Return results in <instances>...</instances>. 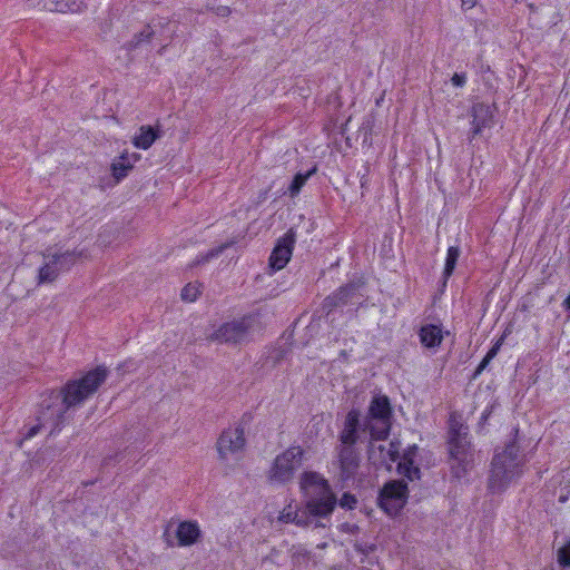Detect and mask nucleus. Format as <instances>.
<instances>
[{
    "instance_id": "nucleus-1",
    "label": "nucleus",
    "mask_w": 570,
    "mask_h": 570,
    "mask_svg": "<svg viewBox=\"0 0 570 570\" xmlns=\"http://www.w3.org/2000/svg\"><path fill=\"white\" fill-rule=\"evenodd\" d=\"M108 376L109 370L97 365L79 377L68 380L60 389L46 391L41 394L40 419L52 422L53 431H61L70 419V412L92 397Z\"/></svg>"
},
{
    "instance_id": "nucleus-2",
    "label": "nucleus",
    "mask_w": 570,
    "mask_h": 570,
    "mask_svg": "<svg viewBox=\"0 0 570 570\" xmlns=\"http://www.w3.org/2000/svg\"><path fill=\"white\" fill-rule=\"evenodd\" d=\"M519 432L518 426L513 428L504 449L492 458L487 483V490L491 494L505 492L511 482L522 473L523 461L520 456Z\"/></svg>"
},
{
    "instance_id": "nucleus-3",
    "label": "nucleus",
    "mask_w": 570,
    "mask_h": 570,
    "mask_svg": "<svg viewBox=\"0 0 570 570\" xmlns=\"http://www.w3.org/2000/svg\"><path fill=\"white\" fill-rule=\"evenodd\" d=\"M299 487L308 513L318 520H330L337 507V495L328 480L316 471H306L301 475Z\"/></svg>"
},
{
    "instance_id": "nucleus-4",
    "label": "nucleus",
    "mask_w": 570,
    "mask_h": 570,
    "mask_svg": "<svg viewBox=\"0 0 570 570\" xmlns=\"http://www.w3.org/2000/svg\"><path fill=\"white\" fill-rule=\"evenodd\" d=\"M393 409L385 394H375L365 415V428L368 429L371 440L384 441L389 438L392 428Z\"/></svg>"
},
{
    "instance_id": "nucleus-5",
    "label": "nucleus",
    "mask_w": 570,
    "mask_h": 570,
    "mask_svg": "<svg viewBox=\"0 0 570 570\" xmlns=\"http://www.w3.org/2000/svg\"><path fill=\"white\" fill-rule=\"evenodd\" d=\"M448 453L451 476L463 479L474 465V450L469 435L448 438Z\"/></svg>"
},
{
    "instance_id": "nucleus-6",
    "label": "nucleus",
    "mask_w": 570,
    "mask_h": 570,
    "mask_svg": "<svg viewBox=\"0 0 570 570\" xmlns=\"http://www.w3.org/2000/svg\"><path fill=\"white\" fill-rule=\"evenodd\" d=\"M255 321L254 315L246 314L239 318L225 322L210 334L209 338L219 344L240 345L248 341Z\"/></svg>"
},
{
    "instance_id": "nucleus-7",
    "label": "nucleus",
    "mask_w": 570,
    "mask_h": 570,
    "mask_svg": "<svg viewBox=\"0 0 570 570\" xmlns=\"http://www.w3.org/2000/svg\"><path fill=\"white\" fill-rule=\"evenodd\" d=\"M409 487L405 480L396 479L384 483L377 495V505L390 517L397 515L405 507Z\"/></svg>"
},
{
    "instance_id": "nucleus-8",
    "label": "nucleus",
    "mask_w": 570,
    "mask_h": 570,
    "mask_svg": "<svg viewBox=\"0 0 570 570\" xmlns=\"http://www.w3.org/2000/svg\"><path fill=\"white\" fill-rule=\"evenodd\" d=\"M303 455L301 446H289L275 458L268 471V479L278 483L291 481L302 463Z\"/></svg>"
},
{
    "instance_id": "nucleus-9",
    "label": "nucleus",
    "mask_w": 570,
    "mask_h": 570,
    "mask_svg": "<svg viewBox=\"0 0 570 570\" xmlns=\"http://www.w3.org/2000/svg\"><path fill=\"white\" fill-rule=\"evenodd\" d=\"M364 286L365 282L363 278H356L340 286L323 299L321 304L322 312L325 316H330L336 308L354 303L356 298L363 296L360 291Z\"/></svg>"
},
{
    "instance_id": "nucleus-10",
    "label": "nucleus",
    "mask_w": 570,
    "mask_h": 570,
    "mask_svg": "<svg viewBox=\"0 0 570 570\" xmlns=\"http://www.w3.org/2000/svg\"><path fill=\"white\" fill-rule=\"evenodd\" d=\"M338 459V480L342 487L354 482L361 466V452L356 445L340 444L335 448Z\"/></svg>"
},
{
    "instance_id": "nucleus-11",
    "label": "nucleus",
    "mask_w": 570,
    "mask_h": 570,
    "mask_svg": "<svg viewBox=\"0 0 570 570\" xmlns=\"http://www.w3.org/2000/svg\"><path fill=\"white\" fill-rule=\"evenodd\" d=\"M296 239V228L291 227L283 236L276 240L268 258V266L272 271H281L288 264L293 255Z\"/></svg>"
},
{
    "instance_id": "nucleus-12",
    "label": "nucleus",
    "mask_w": 570,
    "mask_h": 570,
    "mask_svg": "<svg viewBox=\"0 0 570 570\" xmlns=\"http://www.w3.org/2000/svg\"><path fill=\"white\" fill-rule=\"evenodd\" d=\"M361 432H368L365 428V417L362 420L361 411L353 407L346 413L343 429L338 433L340 444L357 445Z\"/></svg>"
},
{
    "instance_id": "nucleus-13",
    "label": "nucleus",
    "mask_w": 570,
    "mask_h": 570,
    "mask_svg": "<svg viewBox=\"0 0 570 570\" xmlns=\"http://www.w3.org/2000/svg\"><path fill=\"white\" fill-rule=\"evenodd\" d=\"M245 446V430L242 425L235 429H227L222 432L217 440V451L219 459L225 461L229 454L242 451Z\"/></svg>"
},
{
    "instance_id": "nucleus-14",
    "label": "nucleus",
    "mask_w": 570,
    "mask_h": 570,
    "mask_svg": "<svg viewBox=\"0 0 570 570\" xmlns=\"http://www.w3.org/2000/svg\"><path fill=\"white\" fill-rule=\"evenodd\" d=\"M498 111L495 104L475 102L471 107V130L469 140L471 141L482 132L484 128H490L494 124V114Z\"/></svg>"
},
{
    "instance_id": "nucleus-15",
    "label": "nucleus",
    "mask_w": 570,
    "mask_h": 570,
    "mask_svg": "<svg viewBox=\"0 0 570 570\" xmlns=\"http://www.w3.org/2000/svg\"><path fill=\"white\" fill-rule=\"evenodd\" d=\"M170 24V19L159 18L153 19L150 23L146 24L140 32H137L128 40L124 48L127 51H134L141 47L144 43H149L153 38L157 35V28H165Z\"/></svg>"
},
{
    "instance_id": "nucleus-16",
    "label": "nucleus",
    "mask_w": 570,
    "mask_h": 570,
    "mask_svg": "<svg viewBox=\"0 0 570 570\" xmlns=\"http://www.w3.org/2000/svg\"><path fill=\"white\" fill-rule=\"evenodd\" d=\"M177 546L190 547L199 542L203 538V532L197 521L185 520L178 523L176 529Z\"/></svg>"
},
{
    "instance_id": "nucleus-17",
    "label": "nucleus",
    "mask_w": 570,
    "mask_h": 570,
    "mask_svg": "<svg viewBox=\"0 0 570 570\" xmlns=\"http://www.w3.org/2000/svg\"><path fill=\"white\" fill-rule=\"evenodd\" d=\"M417 335L422 346L429 350L439 347L444 338L442 326L436 324L422 325Z\"/></svg>"
},
{
    "instance_id": "nucleus-18",
    "label": "nucleus",
    "mask_w": 570,
    "mask_h": 570,
    "mask_svg": "<svg viewBox=\"0 0 570 570\" xmlns=\"http://www.w3.org/2000/svg\"><path fill=\"white\" fill-rule=\"evenodd\" d=\"M131 157L132 161L129 160L128 154L124 153L111 163L110 170L116 183H119L126 178L129 171L134 168V163L140 159V155L136 153H134Z\"/></svg>"
},
{
    "instance_id": "nucleus-19",
    "label": "nucleus",
    "mask_w": 570,
    "mask_h": 570,
    "mask_svg": "<svg viewBox=\"0 0 570 570\" xmlns=\"http://www.w3.org/2000/svg\"><path fill=\"white\" fill-rule=\"evenodd\" d=\"M160 137L161 130L159 127L155 128L150 125H144L139 128V134L134 137L132 144L135 147L146 150Z\"/></svg>"
},
{
    "instance_id": "nucleus-20",
    "label": "nucleus",
    "mask_w": 570,
    "mask_h": 570,
    "mask_svg": "<svg viewBox=\"0 0 570 570\" xmlns=\"http://www.w3.org/2000/svg\"><path fill=\"white\" fill-rule=\"evenodd\" d=\"M82 252L77 250H67L62 254H52L51 263H56L59 272L69 271L77 262L79 257H81Z\"/></svg>"
},
{
    "instance_id": "nucleus-21",
    "label": "nucleus",
    "mask_w": 570,
    "mask_h": 570,
    "mask_svg": "<svg viewBox=\"0 0 570 570\" xmlns=\"http://www.w3.org/2000/svg\"><path fill=\"white\" fill-rule=\"evenodd\" d=\"M43 257L48 261L38 271V284L52 283L60 273L56 263H51L50 254H43Z\"/></svg>"
},
{
    "instance_id": "nucleus-22",
    "label": "nucleus",
    "mask_w": 570,
    "mask_h": 570,
    "mask_svg": "<svg viewBox=\"0 0 570 570\" xmlns=\"http://www.w3.org/2000/svg\"><path fill=\"white\" fill-rule=\"evenodd\" d=\"M237 243L235 238L227 240L220 244L217 247L209 249L206 254L199 255L195 258V261L190 264L191 267L208 263L210 259L218 257L222 255L227 248H230Z\"/></svg>"
},
{
    "instance_id": "nucleus-23",
    "label": "nucleus",
    "mask_w": 570,
    "mask_h": 570,
    "mask_svg": "<svg viewBox=\"0 0 570 570\" xmlns=\"http://www.w3.org/2000/svg\"><path fill=\"white\" fill-rule=\"evenodd\" d=\"M316 171V168H312L311 170L306 171V173H297L295 174V176L293 177L288 188H287V194L289 195L291 198H295L296 196H298V194L301 193L303 186L306 184V181L308 180V178ZM286 194V191L284 193Z\"/></svg>"
},
{
    "instance_id": "nucleus-24",
    "label": "nucleus",
    "mask_w": 570,
    "mask_h": 570,
    "mask_svg": "<svg viewBox=\"0 0 570 570\" xmlns=\"http://www.w3.org/2000/svg\"><path fill=\"white\" fill-rule=\"evenodd\" d=\"M460 255H461V249L459 246H450L448 248L444 269L442 273L443 278L449 279L453 275Z\"/></svg>"
},
{
    "instance_id": "nucleus-25",
    "label": "nucleus",
    "mask_w": 570,
    "mask_h": 570,
    "mask_svg": "<svg viewBox=\"0 0 570 570\" xmlns=\"http://www.w3.org/2000/svg\"><path fill=\"white\" fill-rule=\"evenodd\" d=\"M396 471L409 481L419 480L421 478V470L414 464V462L399 461Z\"/></svg>"
},
{
    "instance_id": "nucleus-26",
    "label": "nucleus",
    "mask_w": 570,
    "mask_h": 570,
    "mask_svg": "<svg viewBox=\"0 0 570 570\" xmlns=\"http://www.w3.org/2000/svg\"><path fill=\"white\" fill-rule=\"evenodd\" d=\"M41 416V402L39 403V410H38V414H37V421L38 423L36 425H31V426H27L24 425V439H32L33 436H36L39 431L41 430L42 426L45 425H50L51 426V430H50V434H55V433H58L59 431H53V423L52 422H45L40 419Z\"/></svg>"
},
{
    "instance_id": "nucleus-27",
    "label": "nucleus",
    "mask_w": 570,
    "mask_h": 570,
    "mask_svg": "<svg viewBox=\"0 0 570 570\" xmlns=\"http://www.w3.org/2000/svg\"><path fill=\"white\" fill-rule=\"evenodd\" d=\"M463 435H469V426L451 415L449 420V438H460Z\"/></svg>"
},
{
    "instance_id": "nucleus-28",
    "label": "nucleus",
    "mask_w": 570,
    "mask_h": 570,
    "mask_svg": "<svg viewBox=\"0 0 570 570\" xmlns=\"http://www.w3.org/2000/svg\"><path fill=\"white\" fill-rule=\"evenodd\" d=\"M313 518L314 517L309 514L307 509L304 507V510L295 511L293 513V519H291V522L296 524L297 527L306 528L312 525Z\"/></svg>"
},
{
    "instance_id": "nucleus-29",
    "label": "nucleus",
    "mask_w": 570,
    "mask_h": 570,
    "mask_svg": "<svg viewBox=\"0 0 570 570\" xmlns=\"http://www.w3.org/2000/svg\"><path fill=\"white\" fill-rule=\"evenodd\" d=\"M292 562L294 566L307 563L311 559V552L302 546H293Z\"/></svg>"
},
{
    "instance_id": "nucleus-30",
    "label": "nucleus",
    "mask_w": 570,
    "mask_h": 570,
    "mask_svg": "<svg viewBox=\"0 0 570 570\" xmlns=\"http://www.w3.org/2000/svg\"><path fill=\"white\" fill-rule=\"evenodd\" d=\"M357 503L356 495L351 492H344L340 499L337 498V505L346 511L355 510Z\"/></svg>"
},
{
    "instance_id": "nucleus-31",
    "label": "nucleus",
    "mask_w": 570,
    "mask_h": 570,
    "mask_svg": "<svg viewBox=\"0 0 570 570\" xmlns=\"http://www.w3.org/2000/svg\"><path fill=\"white\" fill-rule=\"evenodd\" d=\"M557 561L563 569L570 567V539L558 549Z\"/></svg>"
},
{
    "instance_id": "nucleus-32",
    "label": "nucleus",
    "mask_w": 570,
    "mask_h": 570,
    "mask_svg": "<svg viewBox=\"0 0 570 570\" xmlns=\"http://www.w3.org/2000/svg\"><path fill=\"white\" fill-rule=\"evenodd\" d=\"M199 295V289L195 284L188 283L181 289V299L186 302H195Z\"/></svg>"
},
{
    "instance_id": "nucleus-33",
    "label": "nucleus",
    "mask_w": 570,
    "mask_h": 570,
    "mask_svg": "<svg viewBox=\"0 0 570 570\" xmlns=\"http://www.w3.org/2000/svg\"><path fill=\"white\" fill-rule=\"evenodd\" d=\"M401 442L393 440L390 442V448L386 451V456L390 462H399L401 459L400 454Z\"/></svg>"
},
{
    "instance_id": "nucleus-34",
    "label": "nucleus",
    "mask_w": 570,
    "mask_h": 570,
    "mask_svg": "<svg viewBox=\"0 0 570 570\" xmlns=\"http://www.w3.org/2000/svg\"><path fill=\"white\" fill-rule=\"evenodd\" d=\"M353 548L356 552H358L363 556H368V554L373 553L374 551H376L377 547L375 543L355 541L353 544Z\"/></svg>"
},
{
    "instance_id": "nucleus-35",
    "label": "nucleus",
    "mask_w": 570,
    "mask_h": 570,
    "mask_svg": "<svg viewBox=\"0 0 570 570\" xmlns=\"http://www.w3.org/2000/svg\"><path fill=\"white\" fill-rule=\"evenodd\" d=\"M208 11L214 12L218 17H228L232 13V9L228 6L216 4L215 1L213 3H208L206 6Z\"/></svg>"
},
{
    "instance_id": "nucleus-36",
    "label": "nucleus",
    "mask_w": 570,
    "mask_h": 570,
    "mask_svg": "<svg viewBox=\"0 0 570 570\" xmlns=\"http://www.w3.org/2000/svg\"><path fill=\"white\" fill-rule=\"evenodd\" d=\"M417 452H419V448L416 444L410 445L404 450L403 454L401 455L400 461L414 462L415 456L417 455Z\"/></svg>"
},
{
    "instance_id": "nucleus-37",
    "label": "nucleus",
    "mask_w": 570,
    "mask_h": 570,
    "mask_svg": "<svg viewBox=\"0 0 570 570\" xmlns=\"http://www.w3.org/2000/svg\"><path fill=\"white\" fill-rule=\"evenodd\" d=\"M376 451L380 452V458H381V463H385L386 460H387V456H386V449L384 445H379L376 449H371L370 452H368V460L372 461L373 464H376V460H375V454H376Z\"/></svg>"
},
{
    "instance_id": "nucleus-38",
    "label": "nucleus",
    "mask_w": 570,
    "mask_h": 570,
    "mask_svg": "<svg viewBox=\"0 0 570 570\" xmlns=\"http://www.w3.org/2000/svg\"><path fill=\"white\" fill-rule=\"evenodd\" d=\"M468 77L465 72H455L451 78V83L455 88H463L466 85Z\"/></svg>"
},
{
    "instance_id": "nucleus-39",
    "label": "nucleus",
    "mask_w": 570,
    "mask_h": 570,
    "mask_svg": "<svg viewBox=\"0 0 570 570\" xmlns=\"http://www.w3.org/2000/svg\"><path fill=\"white\" fill-rule=\"evenodd\" d=\"M174 22L170 20V24L165 28H157V33H159V37L161 40H171L174 38V35L176 32L175 28H171V24Z\"/></svg>"
},
{
    "instance_id": "nucleus-40",
    "label": "nucleus",
    "mask_w": 570,
    "mask_h": 570,
    "mask_svg": "<svg viewBox=\"0 0 570 570\" xmlns=\"http://www.w3.org/2000/svg\"><path fill=\"white\" fill-rule=\"evenodd\" d=\"M360 530V527L355 523L343 522L338 525V531L342 533L357 534Z\"/></svg>"
},
{
    "instance_id": "nucleus-41",
    "label": "nucleus",
    "mask_w": 570,
    "mask_h": 570,
    "mask_svg": "<svg viewBox=\"0 0 570 570\" xmlns=\"http://www.w3.org/2000/svg\"><path fill=\"white\" fill-rule=\"evenodd\" d=\"M124 459L122 452H117L115 454L108 455L102 460L101 466L107 468L109 465H114L120 462Z\"/></svg>"
},
{
    "instance_id": "nucleus-42",
    "label": "nucleus",
    "mask_w": 570,
    "mask_h": 570,
    "mask_svg": "<svg viewBox=\"0 0 570 570\" xmlns=\"http://www.w3.org/2000/svg\"><path fill=\"white\" fill-rule=\"evenodd\" d=\"M278 556H279V550H277L276 548H272L271 552L266 557L263 558L262 562L263 563L271 562L276 566H282V563H279L277 560Z\"/></svg>"
},
{
    "instance_id": "nucleus-43",
    "label": "nucleus",
    "mask_w": 570,
    "mask_h": 570,
    "mask_svg": "<svg viewBox=\"0 0 570 570\" xmlns=\"http://www.w3.org/2000/svg\"><path fill=\"white\" fill-rule=\"evenodd\" d=\"M493 409H494V405L492 404V405L487 406V409L483 411V413L480 417L479 424H478L480 429H483V426L487 424L489 417L492 414Z\"/></svg>"
},
{
    "instance_id": "nucleus-44",
    "label": "nucleus",
    "mask_w": 570,
    "mask_h": 570,
    "mask_svg": "<svg viewBox=\"0 0 570 570\" xmlns=\"http://www.w3.org/2000/svg\"><path fill=\"white\" fill-rule=\"evenodd\" d=\"M503 336H501L492 346L491 348L487 352V356H489L490 358H494L501 347V344L503 342Z\"/></svg>"
},
{
    "instance_id": "nucleus-45",
    "label": "nucleus",
    "mask_w": 570,
    "mask_h": 570,
    "mask_svg": "<svg viewBox=\"0 0 570 570\" xmlns=\"http://www.w3.org/2000/svg\"><path fill=\"white\" fill-rule=\"evenodd\" d=\"M269 190H271V187L259 190V193L257 195V204H262L267 199Z\"/></svg>"
},
{
    "instance_id": "nucleus-46",
    "label": "nucleus",
    "mask_w": 570,
    "mask_h": 570,
    "mask_svg": "<svg viewBox=\"0 0 570 570\" xmlns=\"http://www.w3.org/2000/svg\"><path fill=\"white\" fill-rule=\"evenodd\" d=\"M492 361V358H490L489 356L484 355V357L481 360V362L479 363V370H482L484 371L488 365L490 364V362Z\"/></svg>"
},
{
    "instance_id": "nucleus-47",
    "label": "nucleus",
    "mask_w": 570,
    "mask_h": 570,
    "mask_svg": "<svg viewBox=\"0 0 570 570\" xmlns=\"http://www.w3.org/2000/svg\"><path fill=\"white\" fill-rule=\"evenodd\" d=\"M562 307L564 311L570 313V294L567 296V298L562 302ZM568 318H570V314L568 315Z\"/></svg>"
},
{
    "instance_id": "nucleus-48",
    "label": "nucleus",
    "mask_w": 570,
    "mask_h": 570,
    "mask_svg": "<svg viewBox=\"0 0 570 570\" xmlns=\"http://www.w3.org/2000/svg\"><path fill=\"white\" fill-rule=\"evenodd\" d=\"M463 6L472 8L475 4V0H461Z\"/></svg>"
},
{
    "instance_id": "nucleus-49",
    "label": "nucleus",
    "mask_w": 570,
    "mask_h": 570,
    "mask_svg": "<svg viewBox=\"0 0 570 570\" xmlns=\"http://www.w3.org/2000/svg\"><path fill=\"white\" fill-rule=\"evenodd\" d=\"M483 371L482 370H479V366L475 367L472 376H471V380H475L479 375H481Z\"/></svg>"
},
{
    "instance_id": "nucleus-50",
    "label": "nucleus",
    "mask_w": 570,
    "mask_h": 570,
    "mask_svg": "<svg viewBox=\"0 0 570 570\" xmlns=\"http://www.w3.org/2000/svg\"><path fill=\"white\" fill-rule=\"evenodd\" d=\"M167 47H168V45H167V43H166V45H163V46L158 49L157 53H158L159 56H163V55L165 53V51H166Z\"/></svg>"
},
{
    "instance_id": "nucleus-51",
    "label": "nucleus",
    "mask_w": 570,
    "mask_h": 570,
    "mask_svg": "<svg viewBox=\"0 0 570 570\" xmlns=\"http://www.w3.org/2000/svg\"><path fill=\"white\" fill-rule=\"evenodd\" d=\"M558 501H559L560 503H566V502L568 501V495H563V494H561V495L559 497Z\"/></svg>"
},
{
    "instance_id": "nucleus-52",
    "label": "nucleus",
    "mask_w": 570,
    "mask_h": 570,
    "mask_svg": "<svg viewBox=\"0 0 570 570\" xmlns=\"http://www.w3.org/2000/svg\"><path fill=\"white\" fill-rule=\"evenodd\" d=\"M340 357H342V358L346 360V358H347V352H346L345 350H342V351L340 352Z\"/></svg>"
},
{
    "instance_id": "nucleus-53",
    "label": "nucleus",
    "mask_w": 570,
    "mask_h": 570,
    "mask_svg": "<svg viewBox=\"0 0 570 570\" xmlns=\"http://www.w3.org/2000/svg\"><path fill=\"white\" fill-rule=\"evenodd\" d=\"M448 281H449V279H445V278H443V277H442V282H441V287H442V289H443L444 287H446Z\"/></svg>"
},
{
    "instance_id": "nucleus-54",
    "label": "nucleus",
    "mask_w": 570,
    "mask_h": 570,
    "mask_svg": "<svg viewBox=\"0 0 570 570\" xmlns=\"http://www.w3.org/2000/svg\"><path fill=\"white\" fill-rule=\"evenodd\" d=\"M315 528H318V527H325V523L321 522V521H316L315 524H314Z\"/></svg>"
},
{
    "instance_id": "nucleus-55",
    "label": "nucleus",
    "mask_w": 570,
    "mask_h": 570,
    "mask_svg": "<svg viewBox=\"0 0 570 570\" xmlns=\"http://www.w3.org/2000/svg\"><path fill=\"white\" fill-rule=\"evenodd\" d=\"M364 185H365V176H363V177L361 178V186H362V187H364Z\"/></svg>"
},
{
    "instance_id": "nucleus-56",
    "label": "nucleus",
    "mask_w": 570,
    "mask_h": 570,
    "mask_svg": "<svg viewBox=\"0 0 570 570\" xmlns=\"http://www.w3.org/2000/svg\"><path fill=\"white\" fill-rule=\"evenodd\" d=\"M286 518H287V521L291 522V519H293V513H287Z\"/></svg>"
}]
</instances>
